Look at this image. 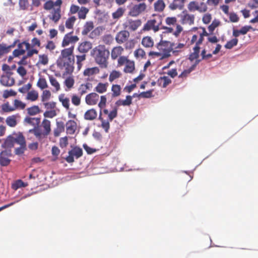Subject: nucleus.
I'll list each match as a JSON object with an SVG mask.
<instances>
[{"mask_svg":"<svg viewBox=\"0 0 258 258\" xmlns=\"http://www.w3.org/2000/svg\"><path fill=\"white\" fill-rule=\"evenodd\" d=\"M29 133L33 134L39 140L46 138L48 134V120L44 119L42 124L29 130Z\"/></svg>","mask_w":258,"mask_h":258,"instance_id":"20e7f679","label":"nucleus"},{"mask_svg":"<svg viewBox=\"0 0 258 258\" xmlns=\"http://www.w3.org/2000/svg\"><path fill=\"white\" fill-rule=\"evenodd\" d=\"M73 33V31H72L65 35L62 42V46H66L70 43H75L79 40V38L77 36H71Z\"/></svg>","mask_w":258,"mask_h":258,"instance_id":"dca6fc26","label":"nucleus"},{"mask_svg":"<svg viewBox=\"0 0 258 258\" xmlns=\"http://www.w3.org/2000/svg\"><path fill=\"white\" fill-rule=\"evenodd\" d=\"M20 117L18 113L9 116L7 117L6 122L8 126L15 127L17 124V119H20Z\"/></svg>","mask_w":258,"mask_h":258,"instance_id":"a211bd4d","label":"nucleus"},{"mask_svg":"<svg viewBox=\"0 0 258 258\" xmlns=\"http://www.w3.org/2000/svg\"><path fill=\"white\" fill-rule=\"evenodd\" d=\"M58 99L61 103L62 105L67 110H69L70 108V99L66 97L64 94H61L59 95Z\"/></svg>","mask_w":258,"mask_h":258,"instance_id":"393cba45","label":"nucleus"},{"mask_svg":"<svg viewBox=\"0 0 258 258\" xmlns=\"http://www.w3.org/2000/svg\"><path fill=\"white\" fill-rule=\"evenodd\" d=\"M141 43L146 48H151L154 46V41L150 36L144 37Z\"/></svg>","mask_w":258,"mask_h":258,"instance_id":"c756f323","label":"nucleus"},{"mask_svg":"<svg viewBox=\"0 0 258 258\" xmlns=\"http://www.w3.org/2000/svg\"><path fill=\"white\" fill-rule=\"evenodd\" d=\"M2 109L5 112H12L15 110L14 106H11L8 102L2 105Z\"/></svg>","mask_w":258,"mask_h":258,"instance_id":"5fc2aeb1","label":"nucleus"},{"mask_svg":"<svg viewBox=\"0 0 258 258\" xmlns=\"http://www.w3.org/2000/svg\"><path fill=\"white\" fill-rule=\"evenodd\" d=\"M132 103V97L130 95L126 96L125 100L119 99L115 102L117 106H130Z\"/></svg>","mask_w":258,"mask_h":258,"instance_id":"bb28decb","label":"nucleus"},{"mask_svg":"<svg viewBox=\"0 0 258 258\" xmlns=\"http://www.w3.org/2000/svg\"><path fill=\"white\" fill-rule=\"evenodd\" d=\"M77 19L75 16H72L69 18L66 22V27L67 28L72 29L73 28L74 25Z\"/></svg>","mask_w":258,"mask_h":258,"instance_id":"a18cd8bd","label":"nucleus"},{"mask_svg":"<svg viewBox=\"0 0 258 258\" xmlns=\"http://www.w3.org/2000/svg\"><path fill=\"white\" fill-rule=\"evenodd\" d=\"M25 123L32 125L34 127L38 126L40 122V118L38 117H26L24 120Z\"/></svg>","mask_w":258,"mask_h":258,"instance_id":"5701e85b","label":"nucleus"},{"mask_svg":"<svg viewBox=\"0 0 258 258\" xmlns=\"http://www.w3.org/2000/svg\"><path fill=\"white\" fill-rule=\"evenodd\" d=\"M89 89V84H82L78 88L79 94L81 97L84 94H86L88 90Z\"/></svg>","mask_w":258,"mask_h":258,"instance_id":"c03bdc74","label":"nucleus"},{"mask_svg":"<svg viewBox=\"0 0 258 258\" xmlns=\"http://www.w3.org/2000/svg\"><path fill=\"white\" fill-rule=\"evenodd\" d=\"M171 52L173 55L177 56H178L181 52H182L185 47L186 44L183 43H175L172 42Z\"/></svg>","mask_w":258,"mask_h":258,"instance_id":"1a4fd4ad","label":"nucleus"},{"mask_svg":"<svg viewBox=\"0 0 258 258\" xmlns=\"http://www.w3.org/2000/svg\"><path fill=\"white\" fill-rule=\"evenodd\" d=\"M86 54L77 55V64L78 70H80L82 66V62L86 59Z\"/></svg>","mask_w":258,"mask_h":258,"instance_id":"4d7b16f0","label":"nucleus"},{"mask_svg":"<svg viewBox=\"0 0 258 258\" xmlns=\"http://www.w3.org/2000/svg\"><path fill=\"white\" fill-rule=\"evenodd\" d=\"M127 57L125 56H121L118 58L117 59V67H120L125 65L129 60Z\"/></svg>","mask_w":258,"mask_h":258,"instance_id":"13d9d810","label":"nucleus"},{"mask_svg":"<svg viewBox=\"0 0 258 258\" xmlns=\"http://www.w3.org/2000/svg\"><path fill=\"white\" fill-rule=\"evenodd\" d=\"M0 83L4 86L10 87L14 84L15 79L10 75H3L1 78Z\"/></svg>","mask_w":258,"mask_h":258,"instance_id":"2eb2a0df","label":"nucleus"},{"mask_svg":"<svg viewBox=\"0 0 258 258\" xmlns=\"http://www.w3.org/2000/svg\"><path fill=\"white\" fill-rule=\"evenodd\" d=\"M135 70V63L134 61L129 60L128 62L125 64L123 69V72L125 73L133 74Z\"/></svg>","mask_w":258,"mask_h":258,"instance_id":"b1692460","label":"nucleus"},{"mask_svg":"<svg viewBox=\"0 0 258 258\" xmlns=\"http://www.w3.org/2000/svg\"><path fill=\"white\" fill-rule=\"evenodd\" d=\"M146 8V5L144 3L136 5L131 10L130 14L132 16L136 17L145 11Z\"/></svg>","mask_w":258,"mask_h":258,"instance_id":"9d476101","label":"nucleus"},{"mask_svg":"<svg viewBox=\"0 0 258 258\" xmlns=\"http://www.w3.org/2000/svg\"><path fill=\"white\" fill-rule=\"evenodd\" d=\"M109 51L104 45H99L93 48L91 52L92 56L94 58L95 62L102 69L108 67V58Z\"/></svg>","mask_w":258,"mask_h":258,"instance_id":"f03ea898","label":"nucleus"},{"mask_svg":"<svg viewBox=\"0 0 258 258\" xmlns=\"http://www.w3.org/2000/svg\"><path fill=\"white\" fill-rule=\"evenodd\" d=\"M108 86V83H99L94 88V91L98 93L102 94L106 92Z\"/></svg>","mask_w":258,"mask_h":258,"instance_id":"7c9ffc66","label":"nucleus"},{"mask_svg":"<svg viewBox=\"0 0 258 258\" xmlns=\"http://www.w3.org/2000/svg\"><path fill=\"white\" fill-rule=\"evenodd\" d=\"M37 86L42 90L47 88V84L46 79L40 77L37 83Z\"/></svg>","mask_w":258,"mask_h":258,"instance_id":"3c124183","label":"nucleus"},{"mask_svg":"<svg viewBox=\"0 0 258 258\" xmlns=\"http://www.w3.org/2000/svg\"><path fill=\"white\" fill-rule=\"evenodd\" d=\"M97 117V112L94 108L87 110L84 115V119L87 120H93Z\"/></svg>","mask_w":258,"mask_h":258,"instance_id":"412c9836","label":"nucleus"},{"mask_svg":"<svg viewBox=\"0 0 258 258\" xmlns=\"http://www.w3.org/2000/svg\"><path fill=\"white\" fill-rule=\"evenodd\" d=\"M238 39L235 38H233L230 41H228L226 44L225 45V47L227 49H231L234 46L237 45L238 43Z\"/></svg>","mask_w":258,"mask_h":258,"instance_id":"864d4df0","label":"nucleus"},{"mask_svg":"<svg viewBox=\"0 0 258 258\" xmlns=\"http://www.w3.org/2000/svg\"><path fill=\"white\" fill-rule=\"evenodd\" d=\"M124 12V9L119 8L112 14V17L114 19H118L121 17Z\"/></svg>","mask_w":258,"mask_h":258,"instance_id":"052dcab7","label":"nucleus"},{"mask_svg":"<svg viewBox=\"0 0 258 258\" xmlns=\"http://www.w3.org/2000/svg\"><path fill=\"white\" fill-rule=\"evenodd\" d=\"M177 22L175 17H168L165 19V23L167 25H174Z\"/></svg>","mask_w":258,"mask_h":258,"instance_id":"680f3d73","label":"nucleus"},{"mask_svg":"<svg viewBox=\"0 0 258 258\" xmlns=\"http://www.w3.org/2000/svg\"><path fill=\"white\" fill-rule=\"evenodd\" d=\"M162 24V18L158 15L155 18L148 20L142 29L143 31L153 30L154 32L158 31Z\"/></svg>","mask_w":258,"mask_h":258,"instance_id":"39448f33","label":"nucleus"},{"mask_svg":"<svg viewBox=\"0 0 258 258\" xmlns=\"http://www.w3.org/2000/svg\"><path fill=\"white\" fill-rule=\"evenodd\" d=\"M64 131V124L62 121H56V127L54 131V135L55 137L59 136L61 133Z\"/></svg>","mask_w":258,"mask_h":258,"instance_id":"c85d7f7f","label":"nucleus"},{"mask_svg":"<svg viewBox=\"0 0 258 258\" xmlns=\"http://www.w3.org/2000/svg\"><path fill=\"white\" fill-rule=\"evenodd\" d=\"M16 92L13 90H5L3 93V97L4 98H8L10 96H14L16 95Z\"/></svg>","mask_w":258,"mask_h":258,"instance_id":"338daca9","label":"nucleus"},{"mask_svg":"<svg viewBox=\"0 0 258 258\" xmlns=\"http://www.w3.org/2000/svg\"><path fill=\"white\" fill-rule=\"evenodd\" d=\"M11 155V152L7 150L3 151L0 153V165L2 166H8L11 162L9 158Z\"/></svg>","mask_w":258,"mask_h":258,"instance_id":"f8f14e48","label":"nucleus"},{"mask_svg":"<svg viewBox=\"0 0 258 258\" xmlns=\"http://www.w3.org/2000/svg\"><path fill=\"white\" fill-rule=\"evenodd\" d=\"M154 7L155 11L161 12L165 9V4L163 0H158L154 3Z\"/></svg>","mask_w":258,"mask_h":258,"instance_id":"f704fd0d","label":"nucleus"},{"mask_svg":"<svg viewBox=\"0 0 258 258\" xmlns=\"http://www.w3.org/2000/svg\"><path fill=\"white\" fill-rule=\"evenodd\" d=\"M99 99V96L96 93H91L87 95L85 97V102L89 105L97 104Z\"/></svg>","mask_w":258,"mask_h":258,"instance_id":"4468645a","label":"nucleus"},{"mask_svg":"<svg viewBox=\"0 0 258 258\" xmlns=\"http://www.w3.org/2000/svg\"><path fill=\"white\" fill-rule=\"evenodd\" d=\"M77 127V122L73 120H69L66 123L67 133L69 135L75 134Z\"/></svg>","mask_w":258,"mask_h":258,"instance_id":"f3484780","label":"nucleus"},{"mask_svg":"<svg viewBox=\"0 0 258 258\" xmlns=\"http://www.w3.org/2000/svg\"><path fill=\"white\" fill-rule=\"evenodd\" d=\"M27 110L30 115H35L40 111L38 106L36 105L28 108Z\"/></svg>","mask_w":258,"mask_h":258,"instance_id":"603ef678","label":"nucleus"},{"mask_svg":"<svg viewBox=\"0 0 258 258\" xmlns=\"http://www.w3.org/2000/svg\"><path fill=\"white\" fill-rule=\"evenodd\" d=\"M38 98V93L35 90H32L28 92L26 99L31 101H36Z\"/></svg>","mask_w":258,"mask_h":258,"instance_id":"a19ab883","label":"nucleus"},{"mask_svg":"<svg viewBox=\"0 0 258 258\" xmlns=\"http://www.w3.org/2000/svg\"><path fill=\"white\" fill-rule=\"evenodd\" d=\"M157 83L159 86L163 88H166L171 83V80L167 76L161 77L158 79Z\"/></svg>","mask_w":258,"mask_h":258,"instance_id":"a878e982","label":"nucleus"},{"mask_svg":"<svg viewBox=\"0 0 258 258\" xmlns=\"http://www.w3.org/2000/svg\"><path fill=\"white\" fill-rule=\"evenodd\" d=\"M74 47L66 48L61 50V54L56 61V64L61 70L64 69L63 77L66 75H71L74 71V58L72 56Z\"/></svg>","mask_w":258,"mask_h":258,"instance_id":"f257e3e1","label":"nucleus"},{"mask_svg":"<svg viewBox=\"0 0 258 258\" xmlns=\"http://www.w3.org/2000/svg\"><path fill=\"white\" fill-rule=\"evenodd\" d=\"M123 50V48L121 46L113 47L111 52V59L112 60H115L119 57L121 56Z\"/></svg>","mask_w":258,"mask_h":258,"instance_id":"aec40b11","label":"nucleus"},{"mask_svg":"<svg viewBox=\"0 0 258 258\" xmlns=\"http://www.w3.org/2000/svg\"><path fill=\"white\" fill-rule=\"evenodd\" d=\"M81 97L77 94H73L71 96V101L73 105L76 106L80 105Z\"/></svg>","mask_w":258,"mask_h":258,"instance_id":"de8ad7c7","label":"nucleus"},{"mask_svg":"<svg viewBox=\"0 0 258 258\" xmlns=\"http://www.w3.org/2000/svg\"><path fill=\"white\" fill-rule=\"evenodd\" d=\"M112 97H116L121 94V87L117 84H113L111 86Z\"/></svg>","mask_w":258,"mask_h":258,"instance_id":"4c0bfd02","label":"nucleus"},{"mask_svg":"<svg viewBox=\"0 0 258 258\" xmlns=\"http://www.w3.org/2000/svg\"><path fill=\"white\" fill-rule=\"evenodd\" d=\"M121 73L118 71L113 70L109 76V81L111 83L121 76Z\"/></svg>","mask_w":258,"mask_h":258,"instance_id":"58836bf2","label":"nucleus"},{"mask_svg":"<svg viewBox=\"0 0 258 258\" xmlns=\"http://www.w3.org/2000/svg\"><path fill=\"white\" fill-rule=\"evenodd\" d=\"M117 116V108L114 107L111 111L104 108L100 109L98 119L101 121L100 126L106 133H108L110 128V122Z\"/></svg>","mask_w":258,"mask_h":258,"instance_id":"7ed1b4c3","label":"nucleus"},{"mask_svg":"<svg viewBox=\"0 0 258 258\" xmlns=\"http://www.w3.org/2000/svg\"><path fill=\"white\" fill-rule=\"evenodd\" d=\"M25 107L26 104L23 103L22 101L18 99L14 100V107L15 108V110L17 109H24Z\"/></svg>","mask_w":258,"mask_h":258,"instance_id":"8fccbe9b","label":"nucleus"},{"mask_svg":"<svg viewBox=\"0 0 258 258\" xmlns=\"http://www.w3.org/2000/svg\"><path fill=\"white\" fill-rule=\"evenodd\" d=\"M208 10L207 4L204 2H201L198 5V11L200 13L206 12Z\"/></svg>","mask_w":258,"mask_h":258,"instance_id":"774afa93","label":"nucleus"},{"mask_svg":"<svg viewBox=\"0 0 258 258\" xmlns=\"http://www.w3.org/2000/svg\"><path fill=\"white\" fill-rule=\"evenodd\" d=\"M49 81L52 86H54L56 91L60 89V85L57 80L52 77H49Z\"/></svg>","mask_w":258,"mask_h":258,"instance_id":"0e129e2a","label":"nucleus"},{"mask_svg":"<svg viewBox=\"0 0 258 258\" xmlns=\"http://www.w3.org/2000/svg\"><path fill=\"white\" fill-rule=\"evenodd\" d=\"M94 28L93 23L91 21L87 22L84 26L83 30L82 31V34L83 35H86L88 34Z\"/></svg>","mask_w":258,"mask_h":258,"instance_id":"e433bc0d","label":"nucleus"},{"mask_svg":"<svg viewBox=\"0 0 258 258\" xmlns=\"http://www.w3.org/2000/svg\"><path fill=\"white\" fill-rule=\"evenodd\" d=\"M107 99L105 95L100 96V100L98 103V106L100 109H103L106 104Z\"/></svg>","mask_w":258,"mask_h":258,"instance_id":"69168bd1","label":"nucleus"},{"mask_svg":"<svg viewBox=\"0 0 258 258\" xmlns=\"http://www.w3.org/2000/svg\"><path fill=\"white\" fill-rule=\"evenodd\" d=\"M130 33L126 30H121L118 32L115 36V40L118 44H122L126 42L129 37Z\"/></svg>","mask_w":258,"mask_h":258,"instance_id":"9b49d317","label":"nucleus"},{"mask_svg":"<svg viewBox=\"0 0 258 258\" xmlns=\"http://www.w3.org/2000/svg\"><path fill=\"white\" fill-rule=\"evenodd\" d=\"M14 139L15 143H16L20 145H26L25 137L22 133H19L18 134H16Z\"/></svg>","mask_w":258,"mask_h":258,"instance_id":"72a5a7b5","label":"nucleus"},{"mask_svg":"<svg viewBox=\"0 0 258 258\" xmlns=\"http://www.w3.org/2000/svg\"><path fill=\"white\" fill-rule=\"evenodd\" d=\"M92 47V43L89 41H84L81 43L78 46V50L80 52L86 53Z\"/></svg>","mask_w":258,"mask_h":258,"instance_id":"4be33fe9","label":"nucleus"},{"mask_svg":"<svg viewBox=\"0 0 258 258\" xmlns=\"http://www.w3.org/2000/svg\"><path fill=\"white\" fill-rule=\"evenodd\" d=\"M142 24L140 20H133L132 19H128L124 24L123 27L125 29H127L131 31H136Z\"/></svg>","mask_w":258,"mask_h":258,"instance_id":"6e6552de","label":"nucleus"},{"mask_svg":"<svg viewBox=\"0 0 258 258\" xmlns=\"http://www.w3.org/2000/svg\"><path fill=\"white\" fill-rule=\"evenodd\" d=\"M15 45V42L12 45L7 46L4 44H0V57L5 54L9 53L12 47H14Z\"/></svg>","mask_w":258,"mask_h":258,"instance_id":"473e14b6","label":"nucleus"},{"mask_svg":"<svg viewBox=\"0 0 258 258\" xmlns=\"http://www.w3.org/2000/svg\"><path fill=\"white\" fill-rule=\"evenodd\" d=\"M99 71V68L96 67L88 68L84 70V75L85 76H91L98 74Z\"/></svg>","mask_w":258,"mask_h":258,"instance_id":"c9c22d12","label":"nucleus"},{"mask_svg":"<svg viewBox=\"0 0 258 258\" xmlns=\"http://www.w3.org/2000/svg\"><path fill=\"white\" fill-rule=\"evenodd\" d=\"M75 80L74 77L72 75L66 78L64 81V85L67 87L66 91L70 90L74 86Z\"/></svg>","mask_w":258,"mask_h":258,"instance_id":"cd10ccee","label":"nucleus"},{"mask_svg":"<svg viewBox=\"0 0 258 258\" xmlns=\"http://www.w3.org/2000/svg\"><path fill=\"white\" fill-rule=\"evenodd\" d=\"M89 9L86 7H82L78 12V18L80 19H85L86 15L89 12Z\"/></svg>","mask_w":258,"mask_h":258,"instance_id":"37998d69","label":"nucleus"},{"mask_svg":"<svg viewBox=\"0 0 258 258\" xmlns=\"http://www.w3.org/2000/svg\"><path fill=\"white\" fill-rule=\"evenodd\" d=\"M186 0H173L169 6V8L171 10L176 9L182 10L184 6V3Z\"/></svg>","mask_w":258,"mask_h":258,"instance_id":"6ab92c4d","label":"nucleus"},{"mask_svg":"<svg viewBox=\"0 0 258 258\" xmlns=\"http://www.w3.org/2000/svg\"><path fill=\"white\" fill-rule=\"evenodd\" d=\"M200 49V47L198 46H195L193 48L194 52L189 55L188 57L190 61H193L195 59L198 60L197 58L199 57Z\"/></svg>","mask_w":258,"mask_h":258,"instance_id":"79ce46f5","label":"nucleus"},{"mask_svg":"<svg viewBox=\"0 0 258 258\" xmlns=\"http://www.w3.org/2000/svg\"><path fill=\"white\" fill-rule=\"evenodd\" d=\"M28 185L27 183L24 182L22 180L19 179L12 184V188L13 189L16 190L19 188L26 187Z\"/></svg>","mask_w":258,"mask_h":258,"instance_id":"ea45409f","label":"nucleus"},{"mask_svg":"<svg viewBox=\"0 0 258 258\" xmlns=\"http://www.w3.org/2000/svg\"><path fill=\"white\" fill-rule=\"evenodd\" d=\"M30 47V43L26 41H23L18 45V49L20 50H23L24 52H26V50H28Z\"/></svg>","mask_w":258,"mask_h":258,"instance_id":"09e8293b","label":"nucleus"},{"mask_svg":"<svg viewBox=\"0 0 258 258\" xmlns=\"http://www.w3.org/2000/svg\"><path fill=\"white\" fill-rule=\"evenodd\" d=\"M182 13V24H188L189 25H192L194 24L195 17L194 15L188 14L186 11H183Z\"/></svg>","mask_w":258,"mask_h":258,"instance_id":"ddd939ff","label":"nucleus"},{"mask_svg":"<svg viewBox=\"0 0 258 258\" xmlns=\"http://www.w3.org/2000/svg\"><path fill=\"white\" fill-rule=\"evenodd\" d=\"M198 5L196 1L190 2L187 5V9L190 12L198 11Z\"/></svg>","mask_w":258,"mask_h":258,"instance_id":"6e6d98bb","label":"nucleus"},{"mask_svg":"<svg viewBox=\"0 0 258 258\" xmlns=\"http://www.w3.org/2000/svg\"><path fill=\"white\" fill-rule=\"evenodd\" d=\"M172 42L161 40L157 44L156 47L162 53V58H165L171 56Z\"/></svg>","mask_w":258,"mask_h":258,"instance_id":"423d86ee","label":"nucleus"},{"mask_svg":"<svg viewBox=\"0 0 258 258\" xmlns=\"http://www.w3.org/2000/svg\"><path fill=\"white\" fill-rule=\"evenodd\" d=\"M145 51L142 48H138L134 51V56L137 58H143L145 56Z\"/></svg>","mask_w":258,"mask_h":258,"instance_id":"bf43d9fd","label":"nucleus"},{"mask_svg":"<svg viewBox=\"0 0 258 258\" xmlns=\"http://www.w3.org/2000/svg\"><path fill=\"white\" fill-rule=\"evenodd\" d=\"M56 8H54L52 12V16L50 18L52 19L55 22H57L60 18V7H56Z\"/></svg>","mask_w":258,"mask_h":258,"instance_id":"2f4dec72","label":"nucleus"},{"mask_svg":"<svg viewBox=\"0 0 258 258\" xmlns=\"http://www.w3.org/2000/svg\"><path fill=\"white\" fill-rule=\"evenodd\" d=\"M68 156L65 158L68 163H71L74 162V157L78 159L83 155L82 149L77 146L74 147L68 152Z\"/></svg>","mask_w":258,"mask_h":258,"instance_id":"0eeeda50","label":"nucleus"},{"mask_svg":"<svg viewBox=\"0 0 258 258\" xmlns=\"http://www.w3.org/2000/svg\"><path fill=\"white\" fill-rule=\"evenodd\" d=\"M220 25V22L214 20L208 28L210 33H212L215 29Z\"/></svg>","mask_w":258,"mask_h":258,"instance_id":"e2e57ef3","label":"nucleus"},{"mask_svg":"<svg viewBox=\"0 0 258 258\" xmlns=\"http://www.w3.org/2000/svg\"><path fill=\"white\" fill-rule=\"evenodd\" d=\"M15 144L14 137L9 136L4 143V146L6 148H11Z\"/></svg>","mask_w":258,"mask_h":258,"instance_id":"49530a36","label":"nucleus"}]
</instances>
